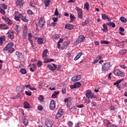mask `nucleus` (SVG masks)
I'll return each instance as SVG.
<instances>
[{
    "label": "nucleus",
    "instance_id": "obj_1",
    "mask_svg": "<svg viewBox=\"0 0 127 127\" xmlns=\"http://www.w3.org/2000/svg\"><path fill=\"white\" fill-rule=\"evenodd\" d=\"M14 19L16 21H18L19 22H20L21 20L22 21H24V22H28L29 20L26 18V17L24 16V14L22 13H19L18 11H15L14 13Z\"/></svg>",
    "mask_w": 127,
    "mask_h": 127
},
{
    "label": "nucleus",
    "instance_id": "obj_2",
    "mask_svg": "<svg viewBox=\"0 0 127 127\" xmlns=\"http://www.w3.org/2000/svg\"><path fill=\"white\" fill-rule=\"evenodd\" d=\"M12 46H13V43H8L3 49L4 51H7L8 50L9 53H12L14 51V48H12Z\"/></svg>",
    "mask_w": 127,
    "mask_h": 127
},
{
    "label": "nucleus",
    "instance_id": "obj_3",
    "mask_svg": "<svg viewBox=\"0 0 127 127\" xmlns=\"http://www.w3.org/2000/svg\"><path fill=\"white\" fill-rule=\"evenodd\" d=\"M85 96L87 99H96L97 98V96L94 94V93H92V91L90 90L86 91Z\"/></svg>",
    "mask_w": 127,
    "mask_h": 127
},
{
    "label": "nucleus",
    "instance_id": "obj_4",
    "mask_svg": "<svg viewBox=\"0 0 127 127\" xmlns=\"http://www.w3.org/2000/svg\"><path fill=\"white\" fill-rule=\"evenodd\" d=\"M111 64L109 63H106L104 64L102 67V72H107L110 70Z\"/></svg>",
    "mask_w": 127,
    "mask_h": 127
},
{
    "label": "nucleus",
    "instance_id": "obj_5",
    "mask_svg": "<svg viewBox=\"0 0 127 127\" xmlns=\"http://www.w3.org/2000/svg\"><path fill=\"white\" fill-rule=\"evenodd\" d=\"M114 75H116V76H119V77H125L126 75L125 72L121 71V70H120L119 69H116L114 71Z\"/></svg>",
    "mask_w": 127,
    "mask_h": 127
},
{
    "label": "nucleus",
    "instance_id": "obj_6",
    "mask_svg": "<svg viewBox=\"0 0 127 127\" xmlns=\"http://www.w3.org/2000/svg\"><path fill=\"white\" fill-rule=\"evenodd\" d=\"M63 115H64V112L63 111V110L62 109H60L55 116V119L58 120V119H60V118H61Z\"/></svg>",
    "mask_w": 127,
    "mask_h": 127
},
{
    "label": "nucleus",
    "instance_id": "obj_7",
    "mask_svg": "<svg viewBox=\"0 0 127 127\" xmlns=\"http://www.w3.org/2000/svg\"><path fill=\"white\" fill-rule=\"evenodd\" d=\"M7 37L10 39H14V31L13 30H9L7 32Z\"/></svg>",
    "mask_w": 127,
    "mask_h": 127
},
{
    "label": "nucleus",
    "instance_id": "obj_8",
    "mask_svg": "<svg viewBox=\"0 0 127 127\" xmlns=\"http://www.w3.org/2000/svg\"><path fill=\"white\" fill-rule=\"evenodd\" d=\"M75 9L77 11V15L79 18H83V11H82V9L76 6Z\"/></svg>",
    "mask_w": 127,
    "mask_h": 127
},
{
    "label": "nucleus",
    "instance_id": "obj_9",
    "mask_svg": "<svg viewBox=\"0 0 127 127\" xmlns=\"http://www.w3.org/2000/svg\"><path fill=\"white\" fill-rule=\"evenodd\" d=\"M15 54L20 61H24V57L23 56L22 54L19 53V52H16Z\"/></svg>",
    "mask_w": 127,
    "mask_h": 127
},
{
    "label": "nucleus",
    "instance_id": "obj_10",
    "mask_svg": "<svg viewBox=\"0 0 127 127\" xmlns=\"http://www.w3.org/2000/svg\"><path fill=\"white\" fill-rule=\"evenodd\" d=\"M81 78H82V75H74L71 78V81L72 82H78V81L81 80Z\"/></svg>",
    "mask_w": 127,
    "mask_h": 127
},
{
    "label": "nucleus",
    "instance_id": "obj_11",
    "mask_svg": "<svg viewBox=\"0 0 127 127\" xmlns=\"http://www.w3.org/2000/svg\"><path fill=\"white\" fill-rule=\"evenodd\" d=\"M55 108H56V102L52 100L50 102V110H55Z\"/></svg>",
    "mask_w": 127,
    "mask_h": 127
},
{
    "label": "nucleus",
    "instance_id": "obj_12",
    "mask_svg": "<svg viewBox=\"0 0 127 127\" xmlns=\"http://www.w3.org/2000/svg\"><path fill=\"white\" fill-rule=\"evenodd\" d=\"M45 24V20L44 19V17H42L40 18L39 21V26L40 27H43L44 25Z\"/></svg>",
    "mask_w": 127,
    "mask_h": 127
},
{
    "label": "nucleus",
    "instance_id": "obj_13",
    "mask_svg": "<svg viewBox=\"0 0 127 127\" xmlns=\"http://www.w3.org/2000/svg\"><path fill=\"white\" fill-rule=\"evenodd\" d=\"M22 37L23 39H26L27 37V28L25 26H24Z\"/></svg>",
    "mask_w": 127,
    "mask_h": 127
},
{
    "label": "nucleus",
    "instance_id": "obj_14",
    "mask_svg": "<svg viewBox=\"0 0 127 127\" xmlns=\"http://www.w3.org/2000/svg\"><path fill=\"white\" fill-rule=\"evenodd\" d=\"M64 103H66V106L67 108H71L72 107V102L69 99V97L67 99L65 98L64 99Z\"/></svg>",
    "mask_w": 127,
    "mask_h": 127
},
{
    "label": "nucleus",
    "instance_id": "obj_15",
    "mask_svg": "<svg viewBox=\"0 0 127 127\" xmlns=\"http://www.w3.org/2000/svg\"><path fill=\"white\" fill-rule=\"evenodd\" d=\"M16 4L17 6H19V7L22 8L23 7V4H24V2H23V0H17Z\"/></svg>",
    "mask_w": 127,
    "mask_h": 127
},
{
    "label": "nucleus",
    "instance_id": "obj_16",
    "mask_svg": "<svg viewBox=\"0 0 127 127\" xmlns=\"http://www.w3.org/2000/svg\"><path fill=\"white\" fill-rule=\"evenodd\" d=\"M24 91V87L18 86L16 88V93L19 94V93H21V92Z\"/></svg>",
    "mask_w": 127,
    "mask_h": 127
},
{
    "label": "nucleus",
    "instance_id": "obj_17",
    "mask_svg": "<svg viewBox=\"0 0 127 127\" xmlns=\"http://www.w3.org/2000/svg\"><path fill=\"white\" fill-rule=\"evenodd\" d=\"M0 29L7 30V29H9V27L5 24H0Z\"/></svg>",
    "mask_w": 127,
    "mask_h": 127
},
{
    "label": "nucleus",
    "instance_id": "obj_18",
    "mask_svg": "<svg viewBox=\"0 0 127 127\" xmlns=\"http://www.w3.org/2000/svg\"><path fill=\"white\" fill-rule=\"evenodd\" d=\"M2 19H3V20H4L5 22H6V23H7V24H8L9 25H10V24L12 23L11 20H10L9 18L7 17H2Z\"/></svg>",
    "mask_w": 127,
    "mask_h": 127
},
{
    "label": "nucleus",
    "instance_id": "obj_19",
    "mask_svg": "<svg viewBox=\"0 0 127 127\" xmlns=\"http://www.w3.org/2000/svg\"><path fill=\"white\" fill-rule=\"evenodd\" d=\"M67 47H69V44L65 42L63 44L61 49L62 50H64V49H66Z\"/></svg>",
    "mask_w": 127,
    "mask_h": 127
},
{
    "label": "nucleus",
    "instance_id": "obj_20",
    "mask_svg": "<svg viewBox=\"0 0 127 127\" xmlns=\"http://www.w3.org/2000/svg\"><path fill=\"white\" fill-rule=\"evenodd\" d=\"M28 37L29 41H30L31 46L33 47V41L31 39V38H32V34H31V33H28Z\"/></svg>",
    "mask_w": 127,
    "mask_h": 127
},
{
    "label": "nucleus",
    "instance_id": "obj_21",
    "mask_svg": "<svg viewBox=\"0 0 127 127\" xmlns=\"http://www.w3.org/2000/svg\"><path fill=\"white\" fill-rule=\"evenodd\" d=\"M45 124L46 127H52V126H53L52 122L50 120H46L45 122Z\"/></svg>",
    "mask_w": 127,
    "mask_h": 127
},
{
    "label": "nucleus",
    "instance_id": "obj_22",
    "mask_svg": "<svg viewBox=\"0 0 127 127\" xmlns=\"http://www.w3.org/2000/svg\"><path fill=\"white\" fill-rule=\"evenodd\" d=\"M48 53V50L47 49L44 50L43 52V54H42V58H44V59H46V58H47Z\"/></svg>",
    "mask_w": 127,
    "mask_h": 127
},
{
    "label": "nucleus",
    "instance_id": "obj_23",
    "mask_svg": "<svg viewBox=\"0 0 127 127\" xmlns=\"http://www.w3.org/2000/svg\"><path fill=\"white\" fill-rule=\"evenodd\" d=\"M102 18L104 20L108 19V21H112V19L105 14H102Z\"/></svg>",
    "mask_w": 127,
    "mask_h": 127
},
{
    "label": "nucleus",
    "instance_id": "obj_24",
    "mask_svg": "<svg viewBox=\"0 0 127 127\" xmlns=\"http://www.w3.org/2000/svg\"><path fill=\"white\" fill-rule=\"evenodd\" d=\"M36 64H33L32 66L30 68V71H31V72H35V71H36Z\"/></svg>",
    "mask_w": 127,
    "mask_h": 127
},
{
    "label": "nucleus",
    "instance_id": "obj_25",
    "mask_svg": "<svg viewBox=\"0 0 127 127\" xmlns=\"http://www.w3.org/2000/svg\"><path fill=\"white\" fill-rule=\"evenodd\" d=\"M65 28L66 29H69V30L73 29V28H74V25L67 24L65 25Z\"/></svg>",
    "mask_w": 127,
    "mask_h": 127
},
{
    "label": "nucleus",
    "instance_id": "obj_26",
    "mask_svg": "<svg viewBox=\"0 0 127 127\" xmlns=\"http://www.w3.org/2000/svg\"><path fill=\"white\" fill-rule=\"evenodd\" d=\"M103 28L102 29V31H103V32H107L108 31V26L104 23L103 25Z\"/></svg>",
    "mask_w": 127,
    "mask_h": 127
},
{
    "label": "nucleus",
    "instance_id": "obj_27",
    "mask_svg": "<svg viewBox=\"0 0 127 127\" xmlns=\"http://www.w3.org/2000/svg\"><path fill=\"white\" fill-rule=\"evenodd\" d=\"M82 55L83 53L80 52L78 53V55L74 58V61H77V60H78V59H79V58H80V57H81V56H82Z\"/></svg>",
    "mask_w": 127,
    "mask_h": 127
},
{
    "label": "nucleus",
    "instance_id": "obj_28",
    "mask_svg": "<svg viewBox=\"0 0 127 127\" xmlns=\"http://www.w3.org/2000/svg\"><path fill=\"white\" fill-rule=\"evenodd\" d=\"M24 108L25 109H30V105L27 102H25L24 103Z\"/></svg>",
    "mask_w": 127,
    "mask_h": 127
},
{
    "label": "nucleus",
    "instance_id": "obj_29",
    "mask_svg": "<svg viewBox=\"0 0 127 127\" xmlns=\"http://www.w3.org/2000/svg\"><path fill=\"white\" fill-rule=\"evenodd\" d=\"M106 24H107V25H109V26H112V27L113 28L116 27V24L113 22H108L106 23Z\"/></svg>",
    "mask_w": 127,
    "mask_h": 127
},
{
    "label": "nucleus",
    "instance_id": "obj_30",
    "mask_svg": "<svg viewBox=\"0 0 127 127\" xmlns=\"http://www.w3.org/2000/svg\"><path fill=\"white\" fill-rule=\"evenodd\" d=\"M85 37L83 35L79 36V38L77 39L80 42H84L85 40Z\"/></svg>",
    "mask_w": 127,
    "mask_h": 127
},
{
    "label": "nucleus",
    "instance_id": "obj_31",
    "mask_svg": "<svg viewBox=\"0 0 127 127\" xmlns=\"http://www.w3.org/2000/svg\"><path fill=\"white\" fill-rule=\"evenodd\" d=\"M45 60H44V63H49V62H54V59H45Z\"/></svg>",
    "mask_w": 127,
    "mask_h": 127
},
{
    "label": "nucleus",
    "instance_id": "obj_32",
    "mask_svg": "<svg viewBox=\"0 0 127 127\" xmlns=\"http://www.w3.org/2000/svg\"><path fill=\"white\" fill-rule=\"evenodd\" d=\"M44 4L46 7L49 6L50 5V0H45Z\"/></svg>",
    "mask_w": 127,
    "mask_h": 127
},
{
    "label": "nucleus",
    "instance_id": "obj_33",
    "mask_svg": "<svg viewBox=\"0 0 127 127\" xmlns=\"http://www.w3.org/2000/svg\"><path fill=\"white\" fill-rule=\"evenodd\" d=\"M22 120H23V124H24L25 126H27L28 125V120L25 119V117L23 118Z\"/></svg>",
    "mask_w": 127,
    "mask_h": 127
},
{
    "label": "nucleus",
    "instance_id": "obj_34",
    "mask_svg": "<svg viewBox=\"0 0 127 127\" xmlns=\"http://www.w3.org/2000/svg\"><path fill=\"white\" fill-rule=\"evenodd\" d=\"M43 41H44V39L41 38H39L37 40L38 44H42L43 43Z\"/></svg>",
    "mask_w": 127,
    "mask_h": 127
},
{
    "label": "nucleus",
    "instance_id": "obj_35",
    "mask_svg": "<svg viewBox=\"0 0 127 127\" xmlns=\"http://www.w3.org/2000/svg\"><path fill=\"white\" fill-rule=\"evenodd\" d=\"M70 21H74V20L76 19V17H75V15L73 14H70Z\"/></svg>",
    "mask_w": 127,
    "mask_h": 127
},
{
    "label": "nucleus",
    "instance_id": "obj_36",
    "mask_svg": "<svg viewBox=\"0 0 127 127\" xmlns=\"http://www.w3.org/2000/svg\"><path fill=\"white\" fill-rule=\"evenodd\" d=\"M84 8H86L87 10H89V8H90V5H89V3L88 2L84 4Z\"/></svg>",
    "mask_w": 127,
    "mask_h": 127
},
{
    "label": "nucleus",
    "instance_id": "obj_37",
    "mask_svg": "<svg viewBox=\"0 0 127 127\" xmlns=\"http://www.w3.org/2000/svg\"><path fill=\"white\" fill-rule=\"evenodd\" d=\"M119 53L121 54V55H125V54L127 53V50H121L119 52Z\"/></svg>",
    "mask_w": 127,
    "mask_h": 127
},
{
    "label": "nucleus",
    "instance_id": "obj_38",
    "mask_svg": "<svg viewBox=\"0 0 127 127\" xmlns=\"http://www.w3.org/2000/svg\"><path fill=\"white\" fill-rule=\"evenodd\" d=\"M53 66H52V68L51 69V71H55L56 70V68H57V65H56L55 64H53Z\"/></svg>",
    "mask_w": 127,
    "mask_h": 127
},
{
    "label": "nucleus",
    "instance_id": "obj_39",
    "mask_svg": "<svg viewBox=\"0 0 127 127\" xmlns=\"http://www.w3.org/2000/svg\"><path fill=\"white\" fill-rule=\"evenodd\" d=\"M120 20L122 21V22H124V23L127 22V18H126L125 17H121L120 18Z\"/></svg>",
    "mask_w": 127,
    "mask_h": 127
},
{
    "label": "nucleus",
    "instance_id": "obj_40",
    "mask_svg": "<svg viewBox=\"0 0 127 127\" xmlns=\"http://www.w3.org/2000/svg\"><path fill=\"white\" fill-rule=\"evenodd\" d=\"M101 44H110V42L109 41H104V40H102L101 41Z\"/></svg>",
    "mask_w": 127,
    "mask_h": 127
},
{
    "label": "nucleus",
    "instance_id": "obj_41",
    "mask_svg": "<svg viewBox=\"0 0 127 127\" xmlns=\"http://www.w3.org/2000/svg\"><path fill=\"white\" fill-rule=\"evenodd\" d=\"M20 71L21 73V74H26L27 73L26 69L24 68H21Z\"/></svg>",
    "mask_w": 127,
    "mask_h": 127
},
{
    "label": "nucleus",
    "instance_id": "obj_42",
    "mask_svg": "<svg viewBox=\"0 0 127 127\" xmlns=\"http://www.w3.org/2000/svg\"><path fill=\"white\" fill-rule=\"evenodd\" d=\"M74 84L75 85V87L76 88H79V87H81V85H82V84H81L80 82H75L74 83Z\"/></svg>",
    "mask_w": 127,
    "mask_h": 127
},
{
    "label": "nucleus",
    "instance_id": "obj_43",
    "mask_svg": "<svg viewBox=\"0 0 127 127\" xmlns=\"http://www.w3.org/2000/svg\"><path fill=\"white\" fill-rule=\"evenodd\" d=\"M5 40V37H1L0 39V44H2V42Z\"/></svg>",
    "mask_w": 127,
    "mask_h": 127
},
{
    "label": "nucleus",
    "instance_id": "obj_44",
    "mask_svg": "<svg viewBox=\"0 0 127 127\" xmlns=\"http://www.w3.org/2000/svg\"><path fill=\"white\" fill-rule=\"evenodd\" d=\"M25 93L27 96H31L32 95V93L31 91H26Z\"/></svg>",
    "mask_w": 127,
    "mask_h": 127
},
{
    "label": "nucleus",
    "instance_id": "obj_45",
    "mask_svg": "<svg viewBox=\"0 0 127 127\" xmlns=\"http://www.w3.org/2000/svg\"><path fill=\"white\" fill-rule=\"evenodd\" d=\"M44 99V97L42 95H40L38 98V100L41 101V102H43V100Z\"/></svg>",
    "mask_w": 127,
    "mask_h": 127
},
{
    "label": "nucleus",
    "instance_id": "obj_46",
    "mask_svg": "<svg viewBox=\"0 0 127 127\" xmlns=\"http://www.w3.org/2000/svg\"><path fill=\"white\" fill-rule=\"evenodd\" d=\"M79 43H81V42L78 40V39L75 41V43H74V46H77V45H78V44H79Z\"/></svg>",
    "mask_w": 127,
    "mask_h": 127
},
{
    "label": "nucleus",
    "instance_id": "obj_47",
    "mask_svg": "<svg viewBox=\"0 0 127 127\" xmlns=\"http://www.w3.org/2000/svg\"><path fill=\"white\" fill-rule=\"evenodd\" d=\"M67 125H68V127H73V122H72L71 121H69L67 123Z\"/></svg>",
    "mask_w": 127,
    "mask_h": 127
},
{
    "label": "nucleus",
    "instance_id": "obj_48",
    "mask_svg": "<svg viewBox=\"0 0 127 127\" xmlns=\"http://www.w3.org/2000/svg\"><path fill=\"white\" fill-rule=\"evenodd\" d=\"M85 101L86 104H90V103H91V100H90L89 98L86 99L85 100Z\"/></svg>",
    "mask_w": 127,
    "mask_h": 127
},
{
    "label": "nucleus",
    "instance_id": "obj_49",
    "mask_svg": "<svg viewBox=\"0 0 127 127\" xmlns=\"http://www.w3.org/2000/svg\"><path fill=\"white\" fill-rule=\"evenodd\" d=\"M62 94H65L66 93V88L63 87L62 90Z\"/></svg>",
    "mask_w": 127,
    "mask_h": 127
},
{
    "label": "nucleus",
    "instance_id": "obj_50",
    "mask_svg": "<svg viewBox=\"0 0 127 127\" xmlns=\"http://www.w3.org/2000/svg\"><path fill=\"white\" fill-rule=\"evenodd\" d=\"M38 67H41L42 66V62L41 61H39L37 63Z\"/></svg>",
    "mask_w": 127,
    "mask_h": 127
},
{
    "label": "nucleus",
    "instance_id": "obj_51",
    "mask_svg": "<svg viewBox=\"0 0 127 127\" xmlns=\"http://www.w3.org/2000/svg\"><path fill=\"white\" fill-rule=\"evenodd\" d=\"M125 31V29L122 27L119 28V32H124Z\"/></svg>",
    "mask_w": 127,
    "mask_h": 127
},
{
    "label": "nucleus",
    "instance_id": "obj_52",
    "mask_svg": "<svg viewBox=\"0 0 127 127\" xmlns=\"http://www.w3.org/2000/svg\"><path fill=\"white\" fill-rule=\"evenodd\" d=\"M70 89H76V85L75 84V83H74L73 85H71L70 86Z\"/></svg>",
    "mask_w": 127,
    "mask_h": 127
},
{
    "label": "nucleus",
    "instance_id": "obj_53",
    "mask_svg": "<svg viewBox=\"0 0 127 127\" xmlns=\"http://www.w3.org/2000/svg\"><path fill=\"white\" fill-rule=\"evenodd\" d=\"M77 107L79 109H82V108H84V104L77 105Z\"/></svg>",
    "mask_w": 127,
    "mask_h": 127
},
{
    "label": "nucleus",
    "instance_id": "obj_54",
    "mask_svg": "<svg viewBox=\"0 0 127 127\" xmlns=\"http://www.w3.org/2000/svg\"><path fill=\"white\" fill-rule=\"evenodd\" d=\"M59 14V12H58V9L57 8L55 11V15H58Z\"/></svg>",
    "mask_w": 127,
    "mask_h": 127
},
{
    "label": "nucleus",
    "instance_id": "obj_55",
    "mask_svg": "<svg viewBox=\"0 0 127 127\" xmlns=\"http://www.w3.org/2000/svg\"><path fill=\"white\" fill-rule=\"evenodd\" d=\"M38 110H39V111H42V110H43V107H42L41 106H38Z\"/></svg>",
    "mask_w": 127,
    "mask_h": 127
},
{
    "label": "nucleus",
    "instance_id": "obj_56",
    "mask_svg": "<svg viewBox=\"0 0 127 127\" xmlns=\"http://www.w3.org/2000/svg\"><path fill=\"white\" fill-rule=\"evenodd\" d=\"M120 67L122 69H124V70H125V69H126V68H127V66H126V65H121Z\"/></svg>",
    "mask_w": 127,
    "mask_h": 127
},
{
    "label": "nucleus",
    "instance_id": "obj_57",
    "mask_svg": "<svg viewBox=\"0 0 127 127\" xmlns=\"http://www.w3.org/2000/svg\"><path fill=\"white\" fill-rule=\"evenodd\" d=\"M0 12L2 14H5V11L3 9H1L0 10Z\"/></svg>",
    "mask_w": 127,
    "mask_h": 127
},
{
    "label": "nucleus",
    "instance_id": "obj_58",
    "mask_svg": "<svg viewBox=\"0 0 127 127\" xmlns=\"http://www.w3.org/2000/svg\"><path fill=\"white\" fill-rule=\"evenodd\" d=\"M91 105H92V107H95V106H97V103H96L95 102H92Z\"/></svg>",
    "mask_w": 127,
    "mask_h": 127
},
{
    "label": "nucleus",
    "instance_id": "obj_59",
    "mask_svg": "<svg viewBox=\"0 0 127 127\" xmlns=\"http://www.w3.org/2000/svg\"><path fill=\"white\" fill-rule=\"evenodd\" d=\"M27 13H28V14H33V12H32V11L31 10H28L27 11Z\"/></svg>",
    "mask_w": 127,
    "mask_h": 127
},
{
    "label": "nucleus",
    "instance_id": "obj_60",
    "mask_svg": "<svg viewBox=\"0 0 127 127\" xmlns=\"http://www.w3.org/2000/svg\"><path fill=\"white\" fill-rule=\"evenodd\" d=\"M53 20H54V22H56L57 21H58V18L54 17V18H53Z\"/></svg>",
    "mask_w": 127,
    "mask_h": 127
},
{
    "label": "nucleus",
    "instance_id": "obj_61",
    "mask_svg": "<svg viewBox=\"0 0 127 127\" xmlns=\"http://www.w3.org/2000/svg\"><path fill=\"white\" fill-rule=\"evenodd\" d=\"M60 37V36L59 35L56 34V35H55V39L56 40H57V39H58V38H59Z\"/></svg>",
    "mask_w": 127,
    "mask_h": 127
},
{
    "label": "nucleus",
    "instance_id": "obj_62",
    "mask_svg": "<svg viewBox=\"0 0 127 127\" xmlns=\"http://www.w3.org/2000/svg\"><path fill=\"white\" fill-rule=\"evenodd\" d=\"M52 65H51V64H48L47 65V68H48V69H49V70H51L52 69Z\"/></svg>",
    "mask_w": 127,
    "mask_h": 127
},
{
    "label": "nucleus",
    "instance_id": "obj_63",
    "mask_svg": "<svg viewBox=\"0 0 127 127\" xmlns=\"http://www.w3.org/2000/svg\"><path fill=\"white\" fill-rule=\"evenodd\" d=\"M101 59H102V56H101L97 57L96 58V60H97L98 61H99V60H101Z\"/></svg>",
    "mask_w": 127,
    "mask_h": 127
},
{
    "label": "nucleus",
    "instance_id": "obj_64",
    "mask_svg": "<svg viewBox=\"0 0 127 127\" xmlns=\"http://www.w3.org/2000/svg\"><path fill=\"white\" fill-rule=\"evenodd\" d=\"M119 84H120V82L118 80H117L115 82H114V85H119Z\"/></svg>",
    "mask_w": 127,
    "mask_h": 127
}]
</instances>
